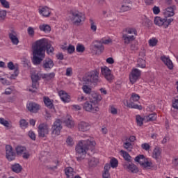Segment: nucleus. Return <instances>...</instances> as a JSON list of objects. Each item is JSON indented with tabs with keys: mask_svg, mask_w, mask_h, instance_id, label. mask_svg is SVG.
Listing matches in <instances>:
<instances>
[{
	"mask_svg": "<svg viewBox=\"0 0 178 178\" xmlns=\"http://www.w3.org/2000/svg\"><path fill=\"white\" fill-rule=\"evenodd\" d=\"M45 51H47L48 55H54L55 49H54L48 39L42 38L37 40L33 47L32 63L36 66L41 65V62L45 58Z\"/></svg>",
	"mask_w": 178,
	"mask_h": 178,
	"instance_id": "1",
	"label": "nucleus"
},
{
	"mask_svg": "<svg viewBox=\"0 0 178 178\" xmlns=\"http://www.w3.org/2000/svg\"><path fill=\"white\" fill-rule=\"evenodd\" d=\"M97 145V143L94 140H80L76 146L75 150L76 154H82L83 156L87 154L88 149H93Z\"/></svg>",
	"mask_w": 178,
	"mask_h": 178,
	"instance_id": "2",
	"label": "nucleus"
},
{
	"mask_svg": "<svg viewBox=\"0 0 178 178\" xmlns=\"http://www.w3.org/2000/svg\"><path fill=\"white\" fill-rule=\"evenodd\" d=\"M83 83L91 86H97L98 83H101V79H99V72L97 70H92L86 73L83 77Z\"/></svg>",
	"mask_w": 178,
	"mask_h": 178,
	"instance_id": "3",
	"label": "nucleus"
},
{
	"mask_svg": "<svg viewBox=\"0 0 178 178\" xmlns=\"http://www.w3.org/2000/svg\"><path fill=\"white\" fill-rule=\"evenodd\" d=\"M172 22H173L172 18L168 19L165 17L162 19L161 17H156L154 18V24H156V26H159V27L162 26L163 29H168Z\"/></svg>",
	"mask_w": 178,
	"mask_h": 178,
	"instance_id": "4",
	"label": "nucleus"
},
{
	"mask_svg": "<svg viewBox=\"0 0 178 178\" xmlns=\"http://www.w3.org/2000/svg\"><path fill=\"white\" fill-rule=\"evenodd\" d=\"M38 133L39 138H44L49 134V125L47 123H41L38 125Z\"/></svg>",
	"mask_w": 178,
	"mask_h": 178,
	"instance_id": "5",
	"label": "nucleus"
},
{
	"mask_svg": "<svg viewBox=\"0 0 178 178\" xmlns=\"http://www.w3.org/2000/svg\"><path fill=\"white\" fill-rule=\"evenodd\" d=\"M83 108L86 112H90L91 113H97L99 111V108L97 106V104H95L92 102L87 101L83 105Z\"/></svg>",
	"mask_w": 178,
	"mask_h": 178,
	"instance_id": "6",
	"label": "nucleus"
},
{
	"mask_svg": "<svg viewBox=\"0 0 178 178\" xmlns=\"http://www.w3.org/2000/svg\"><path fill=\"white\" fill-rule=\"evenodd\" d=\"M62 129V121L60 119H56L51 127V134H54L55 136H60Z\"/></svg>",
	"mask_w": 178,
	"mask_h": 178,
	"instance_id": "7",
	"label": "nucleus"
},
{
	"mask_svg": "<svg viewBox=\"0 0 178 178\" xmlns=\"http://www.w3.org/2000/svg\"><path fill=\"white\" fill-rule=\"evenodd\" d=\"M101 73L102 76L108 81V83H112L114 79L113 74H112V71L108 67H102Z\"/></svg>",
	"mask_w": 178,
	"mask_h": 178,
	"instance_id": "8",
	"label": "nucleus"
},
{
	"mask_svg": "<svg viewBox=\"0 0 178 178\" xmlns=\"http://www.w3.org/2000/svg\"><path fill=\"white\" fill-rule=\"evenodd\" d=\"M6 158L9 161H15L16 158V153L13 152V147L10 145H6Z\"/></svg>",
	"mask_w": 178,
	"mask_h": 178,
	"instance_id": "9",
	"label": "nucleus"
},
{
	"mask_svg": "<svg viewBox=\"0 0 178 178\" xmlns=\"http://www.w3.org/2000/svg\"><path fill=\"white\" fill-rule=\"evenodd\" d=\"M141 76V71L137 68L132 70L131 74L129 75V80L131 84H134Z\"/></svg>",
	"mask_w": 178,
	"mask_h": 178,
	"instance_id": "10",
	"label": "nucleus"
},
{
	"mask_svg": "<svg viewBox=\"0 0 178 178\" xmlns=\"http://www.w3.org/2000/svg\"><path fill=\"white\" fill-rule=\"evenodd\" d=\"M145 158L143 154H140L135 158V161L138 162L140 165L145 168H151V166H152V163L149 161H144Z\"/></svg>",
	"mask_w": 178,
	"mask_h": 178,
	"instance_id": "11",
	"label": "nucleus"
},
{
	"mask_svg": "<svg viewBox=\"0 0 178 178\" xmlns=\"http://www.w3.org/2000/svg\"><path fill=\"white\" fill-rule=\"evenodd\" d=\"M72 21L73 22L74 24H80L81 22L84 20V15L81 13H72Z\"/></svg>",
	"mask_w": 178,
	"mask_h": 178,
	"instance_id": "12",
	"label": "nucleus"
},
{
	"mask_svg": "<svg viewBox=\"0 0 178 178\" xmlns=\"http://www.w3.org/2000/svg\"><path fill=\"white\" fill-rule=\"evenodd\" d=\"M89 99L90 102H92L93 104L97 105V104H98L99 101L102 99V97L100 95H98L95 92H92L89 95Z\"/></svg>",
	"mask_w": 178,
	"mask_h": 178,
	"instance_id": "13",
	"label": "nucleus"
},
{
	"mask_svg": "<svg viewBox=\"0 0 178 178\" xmlns=\"http://www.w3.org/2000/svg\"><path fill=\"white\" fill-rule=\"evenodd\" d=\"M27 109L32 113H37L40 111V106L35 102H31L26 105Z\"/></svg>",
	"mask_w": 178,
	"mask_h": 178,
	"instance_id": "14",
	"label": "nucleus"
},
{
	"mask_svg": "<svg viewBox=\"0 0 178 178\" xmlns=\"http://www.w3.org/2000/svg\"><path fill=\"white\" fill-rule=\"evenodd\" d=\"M55 64H54V60L51 58H46L43 61L42 67L44 68L46 70H50L54 67Z\"/></svg>",
	"mask_w": 178,
	"mask_h": 178,
	"instance_id": "15",
	"label": "nucleus"
},
{
	"mask_svg": "<svg viewBox=\"0 0 178 178\" xmlns=\"http://www.w3.org/2000/svg\"><path fill=\"white\" fill-rule=\"evenodd\" d=\"M11 32L8 33V37L13 45H17L19 44V38H17V33L14 30H11Z\"/></svg>",
	"mask_w": 178,
	"mask_h": 178,
	"instance_id": "16",
	"label": "nucleus"
},
{
	"mask_svg": "<svg viewBox=\"0 0 178 178\" xmlns=\"http://www.w3.org/2000/svg\"><path fill=\"white\" fill-rule=\"evenodd\" d=\"M161 60L165 63L170 70H173V63L169 58L163 56L161 57Z\"/></svg>",
	"mask_w": 178,
	"mask_h": 178,
	"instance_id": "17",
	"label": "nucleus"
},
{
	"mask_svg": "<svg viewBox=\"0 0 178 178\" xmlns=\"http://www.w3.org/2000/svg\"><path fill=\"white\" fill-rule=\"evenodd\" d=\"M175 8H176V6H172L165 9V11L164 12V16L165 19H168V17H172V16H175Z\"/></svg>",
	"mask_w": 178,
	"mask_h": 178,
	"instance_id": "18",
	"label": "nucleus"
},
{
	"mask_svg": "<svg viewBox=\"0 0 178 178\" xmlns=\"http://www.w3.org/2000/svg\"><path fill=\"white\" fill-rule=\"evenodd\" d=\"M43 101L45 106L49 108V109H55V106H54V100L50 99L48 97H44Z\"/></svg>",
	"mask_w": 178,
	"mask_h": 178,
	"instance_id": "19",
	"label": "nucleus"
},
{
	"mask_svg": "<svg viewBox=\"0 0 178 178\" xmlns=\"http://www.w3.org/2000/svg\"><path fill=\"white\" fill-rule=\"evenodd\" d=\"M90 124L84 121L81 122L78 124V129L80 131H88V130H90Z\"/></svg>",
	"mask_w": 178,
	"mask_h": 178,
	"instance_id": "20",
	"label": "nucleus"
},
{
	"mask_svg": "<svg viewBox=\"0 0 178 178\" xmlns=\"http://www.w3.org/2000/svg\"><path fill=\"white\" fill-rule=\"evenodd\" d=\"M58 95L63 102H70V96L67 95V93L65 92L64 90H60L58 92Z\"/></svg>",
	"mask_w": 178,
	"mask_h": 178,
	"instance_id": "21",
	"label": "nucleus"
},
{
	"mask_svg": "<svg viewBox=\"0 0 178 178\" xmlns=\"http://www.w3.org/2000/svg\"><path fill=\"white\" fill-rule=\"evenodd\" d=\"M122 40H124V44H125V45H129V44H130L131 41H134V40H136V38H134V35H129L127 34H123Z\"/></svg>",
	"mask_w": 178,
	"mask_h": 178,
	"instance_id": "22",
	"label": "nucleus"
},
{
	"mask_svg": "<svg viewBox=\"0 0 178 178\" xmlns=\"http://www.w3.org/2000/svg\"><path fill=\"white\" fill-rule=\"evenodd\" d=\"M162 154V149L159 148V147H156L154 148L152 154V156L156 161H159V159H161V154Z\"/></svg>",
	"mask_w": 178,
	"mask_h": 178,
	"instance_id": "23",
	"label": "nucleus"
},
{
	"mask_svg": "<svg viewBox=\"0 0 178 178\" xmlns=\"http://www.w3.org/2000/svg\"><path fill=\"white\" fill-rule=\"evenodd\" d=\"M65 173L67 178H73L74 176V170L72 167H67L65 169Z\"/></svg>",
	"mask_w": 178,
	"mask_h": 178,
	"instance_id": "24",
	"label": "nucleus"
},
{
	"mask_svg": "<svg viewBox=\"0 0 178 178\" xmlns=\"http://www.w3.org/2000/svg\"><path fill=\"white\" fill-rule=\"evenodd\" d=\"M39 13L44 17H49V15H51V12L48 7H43L42 9H40Z\"/></svg>",
	"mask_w": 178,
	"mask_h": 178,
	"instance_id": "25",
	"label": "nucleus"
},
{
	"mask_svg": "<svg viewBox=\"0 0 178 178\" xmlns=\"http://www.w3.org/2000/svg\"><path fill=\"white\" fill-rule=\"evenodd\" d=\"M11 169L15 173H20V172L23 170V167H22V165H20L19 163H15L12 165Z\"/></svg>",
	"mask_w": 178,
	"mask_h": 178,
	"instance_id": "26",
	"label": "nucleus"
},
{
	"mask_svg": "<svg viewBox=\"0 0 178 178\" xmlns=\"http://www.w3.org/2000/svg\"><path fill=\"white\" fill-rule=\"evenodd\" d=\"M127 168L129 172H131V173H138V168L134 164H129L127 166Z\"/></svg>",
	"mask_w": 178,
	"mask_h": 178,
	"instance_id": "27",
	"label": "nucleus"
},
{
	"mask_svg": "<svg viewBox=\"0 0 178 178\" xmlns=\"http://www.w3.org/2000/svg\"><path fill=\"white\" fill-rule=\"evenodd\" d=\"M128 108H132L134 109H138V111L143 110V106L134 104V102H129L127 104Z\"/></svg>",
	"mask_w": 178,
	"mask_h": 178,
	"instance_id": "28",
	"label": "nucleus"
},
{
	"mask_svg": "<svg viewBox=\"0 0 178 178\" xmlns=\"http://www.w3.org/2000/svg\"><path fill=\"white\" fill-rule=\"evenodd\" d=\"M39 29L40 31H44V33L51 32V26L48 24L40 25Z\"/></svg>",
	"mask_w": 178,
	"mask_h": 178,
	"instance_id": "29",
	"label": "nucleus"
},
{
	"mask_svg": "<svg viewBox=\"0 0 178 178\" xmlns=\"http://www.w3.org/2000/svg\"><path fill=\"white\" fill-rule=\"evenodd\" d=\"M129 4H123L120 8L121 12H129V10H131V3L130 2L128 3Z\"/></svg>",
	"mask_w": 178,
	"mask_h": 178,
	"instance_id": "30",
	"label": "nucleus"
},
{
	"mask_svg": "<svg viewBox=\"0 0 178 178\" xmlns=\"http://www.w3.org/2000/svg\"><path fill=\"white\" fill-rule=\"evenodd\" d=\"M124 159L127 161V162H131V156L127 153V152L124 150H121L120 151Z\"/></svg>",
	"mask_w": 178,
	"mask_h": 178,
	"instance_id": "31",
	"label": "nucleus"
},
{
	"mask_svg": "<svg viewBox=\"0 0 178 178\" xmlns=\"http://www.w3.org/2000/svg\"><path fill=\"white\" fill-rule=\"evenodd\" d=\"M55 77V72H51L49 74H44L42 76V79H45V80H47V81H49V80H52Z\"/></svg>",
	"mask_w": 178,
	"mask_h": 178,
	"instance_id": "32",
	"label": "nucleus"
},
{
	"mask_svg": "<svg viewBox=\"0 0 178 178\" xmlns=\"http://www.w3.org/2000/svg\"><path fill=\"white\" fill-rule=\"evenodd\" d=\"M0 124H2L7 129H12V125L10 124L9 122L4 118H0Z\"/></svg>",
	"mask_w": 178,
	"mask_h": 178,
	"instance_id": "33",
	"label": "nucleus"
},
{
	"mask_svg": "<svg viewBox=\"0 0 178 178\" xmlns=\"http://www.w3.org/2000/svg\"><path fill=\"white\" fill-rule=\"evenodd\" d=\"M7 67L9 69V70H19V65L17 64H13V62L10 61L8 64H7Z\"/></svg>",
	"mask_w": 178,
	"mask_h": 178,
	"instance_id": "34",
	"label": "nucleus"
},
{
	"mask_svg": "<svg viewBox=\"0 0 178 178\" xmlns=\"http://www.w3.org/2000/svg\"><path fill=\"white\" fill-rule=\"evenodd\" d=\"M94 49L100 51V52H104V49H105L102 43L98 41L97 42V44L94 45Z\"/></svg>",
	"mask_w": 178,
	"mask_h": 178,
	"instance_id": "35",
	"label": "nucleus"
},
{
	"mask_svg": "<svg viewBox=\"0 0 178 178\" xmlns=\"http://www.w3.org/2000/svg\"><path fill=\"white\" fill-rule=\"evenodd\" d=\"M136 120L138 126H139L140 127H141V126L144 124V118H142L141 115H137L136 116Z\"/></svg>",
	"mask_w": 178,
	"mask_h": 178,
	"instance_id": "36",
	"label": "nucleus"
},
{
	"mask_svg": "<svg viewBox=\"0 0 178 178\" xmlns=\"http://www.w3.org/2000/svg\"><path fill=\"white\" fill-rule=\"evenodd\" d=\"M145 66H146L145 60L143 58H138L137 67H141L142 69H145Z\"/></svg>",
	"mask_w": 178,
	"mask_h": 178,
	"instance_id": "37",
	"label": "nucleus"
},
{
	"mask_svg": "<svg viewBox=\"0 0 178 178\" xmlns=\"http://www.w3.org/2000/svg\"><path fill=\"white\" fill-rule=\"evenodd\" d=\"M140 99V95L137 93H132L131 97H130V102H137Z\"/></svg>",
	"mask_w": 178,
	"mask_h": 178,
	"instance_id": "38",
	"label": "nucleus"
},
{
	"mask_svg": "<svg viewBox=\"0 0 178 178\" xmlns=\"http://www.w3.org/2000/svg\"><path fill=\"white\" fill-rule=\"evenodd\" d=\"M64 123L67 126V127H69L70 129H72L74 126V122L73 120H70V118H68L64 121Z\"/></svg>",
	"mask_w": 178,
	"mask_h": 178,
	"instance_id": "39",
	"label": "nucleus"
},
{
	"mask_svg": "<svg viewBox=\"0 0 178 178\" xmlns=\"http://www.w3.org/2000/svg\"><path fill=\"white\" fill-rule=\"evenodd\" d=\"M19 126L21 129H27V127H29V122H27L26 120L22 119L19 121Z\"/></svg>",
	"mask_w": 178,
	"mask_h": 178,
	"instance_id": "40",
	"label": "nucleus"
},
{
	"mask_svg": "<svg viewBox=\"0 0 178 178\" xmlns=\"http://www.w3.org/2000/svg\"><path fill=\"white\" fill-rule=\"evenodd\" d=\"M37 86H38V81H32V88L33 89H29L30 92H37Z\"/></svg>",
	"mask_w": 178,
	"mask_h": 178,
	"instance_id": "41",
	"label": "nucleus"
},
{
	"mask_svg": "<svg viewBox=\"0 0 178 178\" xmlns=\"http://www.w3.org/2000/svg\"><path fill=\"white\" fill-rule=\"evenodd\" d=\"M89 22L90 23V30H92L94 32L97 31V24L94 22V19L90 18Z\"/></svg>",
	"mask_w": 178,
	"mask_h": 178,
	"instance_id": "42",
	"label": "nucleus"
},
{
	"mask_svg": "<svg viewBox=\"0 0 178 178\" xmlns=\"http://www.w3.org/2000/svg\"><path fill=\"white\" fill-rule=\"evenodd\" d=\"M99 162V161L98 160V159L92 157L89 161V165H90V166H96V165H98Z\"/></svg>",
	"mask_w": 178,
	"mask_h": 178,
	"instance_id": "43",
	"label": "nucleus"
},
{
	"mask_svg": "<svg viewBox=\"0 0 178 178\" xmlns=\"http://www.w3.org/2000/svg\"><path fill=\"white\" fill-rule=\"evenodd\" d=\"M110 165H111V168H118V165H119V161H118V159L115 158H113L110 161Z\"/></svg>",
	"mask_w": 178,
	"mask_h": 178,
	"instance_id": "44",
	"label": "nucleus"
},
{
	"mask_svg": "<svg viewBox=\"0 0 178 178\" xmlns=\"http://www.w3.org/2000/svg\"><path fill=\"white\" fill-rule=\"evenodd\" d=\"M24 151H26V147H24L23 146H17L16 147V153L18 155H22V154H23Z\"/></svg>",
	"mask_w": 178,
	"mask_h": 178,
	"instance_id": "45",
	"label": "nucleus"
},
{
	"mask_svg": "<svg viewBox=\"0 0 178 178\" xmlns=\"http://www.w3.org/2000/svg\"><path fill=\"white\" fill-rule=\"evenodd\" d=\"M82 90L83 91V92H85V94H90L92 92H91V88H90L88 86H87V84L83 85L82 86Z\"/></svg>",
	"mask_w": 178,
	"mask_h": 178,
	"instance_id": "46",
	"label": "nucleus"
},
{
	"mask_svg": "<svg viewBox=\"0 0 178 178\" xmlns=\"http://www.w3.org/2000/svg\"><path fill=\"white\" fill-rule=\"evenodd\" d=\"M147 122H154V120H156V114H149L146 117Z\"/></svg>",
	"mask_w": 178,
	"mask_h": 178,
	"instance_id": "47",
	"label": "nucleus"
},
{
	"mask_svg": "<svg viewBox=\"0 0 178 178\" xmlns=\"http://www.w3.org/2000/svg\"><path fill=\"white\" fill-rule=\"evenodd\" d=\"M125 31L127 34H134L135 35H137V30L134 28H128Z\"/></svg>",
	"mask_w": 178,
	"mask_h": 178,
	"instance_id": "48",
	"label": "nucleus"
},
{
	"mask_svg": "<svg viewBox=\"0 0 178 178\" xmlns=\"http://www.w3.org/2000/svg\"><path fill=\"white\" fill-rule=\"evenodd\" d=\"M0 3H1V6L3 8H6V9H9L10 5L9 2L6 0H0Z\"/></svg>",
	"mask_w": 178,
	"mask_h": 178,
	"instance_id": "49",
	"label": "nucleus"
},
{
	"mask_svg": "<svg viewBox=\"0 0 178 178\" xmlns=\"http://www.w3.org/2000/svg\"><path fill=\"white\" fill-rule=\"evenodd\" d=\"M156 44H158V40L155 38H152L149 40V47H156Z\"/></svg>",
	"mask_w": 178,
	"mask_h": 178,
	"instance_id": "50",
	"label": "nucleus"
},
{
	"mask_svg": "<svg viewBox=\"0 0 178 178\" xmlns=\"http://www.w3.org/2000/svg\"><path fill=\"white\" fill-rule=\"evenodd\" d=\"M84 51H86L84 45L78 44L76 46V52H84Z\"/></svg>",
	"mask_w": 178,
	"mask_h": 178,
	"instance_id": "51",
	"label": "nucleus"
},
{
	"mask_svg": "<svg viewBox=\"0 0 178 178\" xmlns=\"http://www.w3.org/2000/svg\"><path fill=\"white\" fill-rule=\"evenodd\" d=\"M19 76V70L17 68L16 70L14 71V73L10 75V80H15L16 77Z\"/></svg>",
	"mask_w": 178,
	"mask_h": 178,
	"instance_id": "52",
	"label": "nucleus"
},
{
	"mask_svg": "<svg viewBox=\"0 0 178 178\" xmlns=\"http://www.w3.org/2000/svg\"><path fill=\"white\" fill-rule=\"evenodd\" d=\"M111 164L109 163H106L105 165H104V172L103 174H110L109 173V170H111Z\"/></svg>",
	"mask_w": 178,
	"mask_h": 178,
	"instance_id": "53",
	"label": "nucleus"
},
{
	"mask_svg": "<svg viewBox=\"0 0 178 178\" xmlns=\"http://www.w3.org/2000/svg\"><path fill=\"white\" fill-rule=\"evenodd\" d=\"M28 136L29 137L31 138V140H33V141H35L36 136H35V133H34V131H29L28 133Z\"/></svg>",
	"mask_w": 178,
	"mask_h": 178,
	"instance_id": "54",
	"label": "nucleus"
},
{
	"mask_svg": "<svg viewBox=\"0 0 178 178\" xmlns=\"http://www.w3.org/2000/svg\"><path fill=\"white\" fill-rule=\"evenodd\" d=\"M6 17V10H0V20H5Z\"/></svg>",
	"mask_w": 178,
	"mask_h": 178,
	"instance_id": "55",
	"label": "nucleus"
},
{
	"mask_svg": "<svg viewBox=\"0 0 178 178\" xmlns=\"http://www.w3.org/2000/svg\"><path fill=\"white\" fill-rule=\"evenodd\" d=\"M75 50H76V48H74V46L72 44H70L67 48V51L68 54H73V52H74Z\"/></svg>",
	"mask_w": 178,
	"mask_h": 178,
	"instance_id": "56",
	"label": "nucleus"
},
{
	"mask_svg": "<svg viewBox=\"0 0 178 178\" xmlns=\"http://www.w3.org/2000/svg\"><path fill=\"white\" fill-rule=\"evenodd\" d=\"M66 143L67 145H69V147H72L74 144V142L73 141V138H72V137L70 136L67 137Z\"/></svg>",
	"mask_w": 178,
	"mask_h": 178,
	"instance_id": "57",
	"label": "nucleus"
},
{
	"mask_svg": "<svg viewBox=\"0 0 178 178\" xmlns=\"http://www.w3.org/2000/svg\"><path fill=\"white\" fill-rule=\"evenodd\" d=\"M28 34L30 37H34V28L29 26L27 29Z\"/></svg>",
	"mask_w": 178,
	"mask_h": 178,
	"instance_id": "58",
	"label": "nucleus"
},
{
	"mask_svg": "<svg viewBox=\"0 0 178 178\" xmlns=\"http://www.w3.org/2000/svg\"><path fill=\"white\" fill-rule=\"evenodd\" d=\"M32 81H38L40 80V76L38 74H34L31 75Z\"/></svg>",
	"mask_w": 178,
	"mask_h": 178,
	"instance_id": "59",
	"label": "nucleus"
},
{
	"mask_svg": "<svg viewBox=\"0 0 178 178\" xmlns=\"http://www.w3.org/2000/svg\"><path fill=\"white\" fill-rule=\"evenodd\" d=\"M124 148H125V149H127V151H130V148H131V144L130 143V142L124 143Z\"/></svg>",
	"mask_w": 178,
	"mask_h": 178,
	"instance_id": "60",
	"label": "nucleus"
},
{
	"mask_svg": "<svg viewBox=\"0 0 178 178\" xmlns=\"http://www.w3.org/2000/svg\"><path fill=\"white\" fill-rule=\"evenodd\" d=\"M141 147L145 151H149V148H151V146H149L148 143H143L142 144Z\"/></svg>",
	"mask_w": 178,
	"mask_h": 178,
	"instance_id": "61",
	"label": "nucleus"
},
{
	"mask_svg": "<svg viewBox=\"0 0 178 178\" xmlns=\"http://www.w3.org/2000/svg\"><path fill=\"white\" fill-rule=\"evenodd\" d=\"M65 74L66 76H72V74H73V71L72 70V67L67 68Z\"/></svg>",
	"mask_w": 178,
	"mask_h": 178,
	"instance_id": "62",
	"label": "nucleus"
},
{
	"mask_svg": "<svg viewBox=\"0 0 178 178\" xmlns=\"http://www.w3.org/2000/svg\"><path fill=\"white\" fill-rule=\"evenodd\" d=\"M86 99L87 98H86V97H84L83 95H79L77 98V101L79 102H83V101H86Z\"/></svg>",
	"mask_w": 178,
	"mask_h": 178,
	"instance_id": "63",
	"label": "nucleus"
},
{
	"mask_svg": "<svg viewBox=\"0 0 178 178\" xmlns=\"http://www.w3.org/2000/svg\"><path fill=\"white\" fill-rule=\"evenodd\" d=\"M172 107L174 109L178 110V99H175V100L172 102Z\"/></svg>",
	"mask_w": 178,
	"mask_h": 178,
	"instance_id": "64",
	"label": "nucleus"
}]
</instances>
